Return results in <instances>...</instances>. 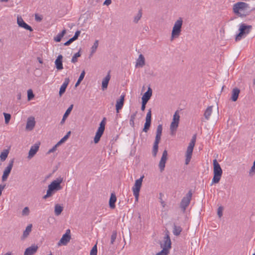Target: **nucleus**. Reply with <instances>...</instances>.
Returning <instances> with one entry per match:
<instances>
[{"label":"nucleus","mask_w":255,"mask_h":255,"mask_svg":"<svg viewBox=\"0 0 255 255\" xmlns=\"http://www.w3.org/2000/svg\"><path fill=\"white\" fill-rule=\"evenodd\" d=\"M248 4L244 2H238L233 6L235 13L240 16H244L248 14Z\"/></svg>","instance_id":"nucleus-1"},{"label":"nucleus","mask_w":255,"mask_h":255,"mask_svg":"<svg viewBox=\"0 0 255 255\" xmlns=\"http://www.w3.org/2000/svg\"><path fill=\"white\" fill-rule=\"evenodd\" d=\"M213 166L214 177L212 181L211 185L213 184L219 183L223 173L222 169L216 159H214L213 160Z\"/></svg>","instance_id":"nucleus-2"},{"label":"nucleus","mask_w":255,"mask_h":255,"mask_svg":"<svg viewBox=\"0 0 255 255\" xmlns=\"http://www.w3.org/2000/svg\"><path fill=\"white\" fill-rule=\"evenodd\" d=\"M196 140V135L194 134L192 136L191 140L190 142H189V144L187 147L186 151V154H185V164L188 165L191 159L192 152L193 150L194 147L195 145Z\"/></svg>","instance_id":"nucleus-3"},{"label":"nucleus","mask_w":255,"mask_h":255,"mask_svg":"<svg viewBox=\"0 0 255 255\" xmlns=\"http://www.w3.org/2000/svg\"><path fill=\"white\" fill-rule=\"evenodd\" d=\"M162 131V127L161 125L157 126L156 132L155 139L153 144L152 149V155L155 157L157 155L158 149V144L160 142Z\"/></svg>","instance_id":"nucleus-4"},{"label":"nucleus","mask_w":255,"mask_h":255,"mask_svg":"<svg viewBox=\"0 0 255 255\" xmlns=\"http://www.w3.org/2000/svg\"><path fill=\"white\" fill-rule=\"evenodd\" d=\"M182 25V18L179 17L176 21H175L173 25L171 32V37L172 38H177L180 36Z\"/></svg>","instance_id":"nucleus-5"},{"label":"nucleus","mask_w":255,"mask_h":255,"mask_svg":"<svg viewBox=\"0 0 255 255\" xmlns=\"http://www.w3.org/2000/svg\"><path fill=\"white\" fill-rule=\"evenodd\" d=\"M252 26L248 25L245 23H241L240 25V32L236 37V41H239L248 34L252 30Z\"/></svg>","instance_id":"nucleus-6"},{"label":"nucleus","mask_w":255,"mask_h":255,"mask_svg":"<svg viewBox=\"0 0 255 255\" xmlns=\"http://www.w3.org/2000/svg\"><path fill=\"white\" fill-rule=\"evenodd\" d=\"M192 196L191 191H189L186 196L184 197L180 203V208L184 211L189 205Z\"/></svg>","instance_id":"nucleus-7"},{"label":"nucleus","mask_w":255,"mask_h":255,"mask_svg":"<svg viewBox=\"0 0 255 255\" xmlns=\"http://www.w3.org/2000/svg\"><path fill=\"white\" fill-rule=\"evenodd\" d=\"M63 179L62 178L59 177L57 178L56 180L53 181L50 184L48 185V187H50L53 191L59 190L61 189L60 184L62 183Z\"/></svg>","instance_id":"nucleus-8"},{"label":"nucleus","mask_w":255,"mask_h":255,"mask_svg":"<svg viewBox=\"0 0 255 255\" xmlns=\"http://www.w3.org/2000/svg\"><path fill=\"white\" fill-rule=\"evenodd\" d=\"M70 230L69 229H67L65 234L62 236V238L60 240L58 245V246H60L61 245H66L67 243L70 241Z\"/></svg>","instance_id":"nucleus-9"},{"label":"nucleus","mask_w":255,"mask_h":255,"mask_svg":"<svg viewBox=\"0 0 255 255\" xmlns=\"http://www.w3.org/2000/svg\"><path fill=\"white\" fill-rule=\"evenodd\" d=\"M161 247L163 249H165L168 252L171 248V242L170 237L168 233H166L165 236L163 239V243L161 244Z\"/></svg>","instance_id":"nucleus-10"},{"label":"nucleus","mask_w":255,"mask_h":255,"mask_svg":"<svg viewBox=\"0 0 255 255\" xmlns=\"http://www.w3.org/2000/svg\"><path fill=\"white\" fill-rule=\"evenodd\" d=\"M151 111L150 109L147 113L146 114V118H145V123L144 125V128H143V131L146 132L148 129H149V128L150 127L151 125Z\"/></svg>","instance_id":"nucleus-11"},{"label":"nucleus","mask_w":255,"mask_h":255,"mask_svg":"<svg viewBox=\"0 0 255 255\" xmlns=\"http://www.w3.org/2000/svg\"><path fill=\"white\" fill-rule=\"evenodd\" d=\"M143 177L144 176H142L140 177L138 179L135 180V183L132 188L133 193H139Z\"/></svg>","instance_id":"nucleus-12"},{"label":"nucleus","mask_w":255,"mask_h":255,"mask_svg":"<svg viewBox=\"0 0 255 255\" xmlns=\"http://www.w3.org/2000/svg\"><path fill=\"white\" fill-rule=\"evenodd\" d=\"M167 151L166 150H164L163 152L161 158L159 163V168L161 172L164 170L165 163L167 159Z\"/></svg>","instance_id":"nucleus-13"},{"label":"nucleus","mask_w":255,"mask_h":255,"mask_svg":"<svg viewBox=\"0 0 255 255\" xmlns=\"http://www.w3.org/2000/svg\"><path fill=\"white\" fill-rule=\"evenodd\" d=\"M13 166V161H11L9 163L7 166L5 168L3 173L2 176V181H5L7 179V177L10 173V171L12 169Z\"/></svg>","instance_id":"nucleus-14"},{"label":"nucleus","mask_w":255,"mask_h":255,"mask_svg":"<svg viewBox=\"0 0 255 255\" xmlns=\"http://www.w3.org/2000/svg\"><path fill=\"white\" fill-rule=\"evenodd\" d=\"M17 23L19 27H22L26 30H28L30 31H33L32 28L26 23L21 17L18 16L17 18Z\"/></svg>","instance_id":"nucleus-15"},{"label":"nucleus","mask_w":255,"mask_h":255,"mask_svg":"<svg viewBox=\"0 0 255 255\" xmlns=\"http://www.w3.org/2000/svg\"><path fill=\"white\" fill-rule=\"evenodd\" d=\"M39 143H35L31 146L28 155V158L29 159H31L35 155L39 149Z\"/></svg>","instance_id":"nucleus-16"},{"label":"nucleus","mask_w":255,"mask_h":255,"mask_svg":"<svg viewBox=\"0 0 255 255\" xmlns=\"http://www.w3.org/2000/svg\"><path fill=\"white\" fill-rule=\"evenodd\" d=\"M38 248L37 245H32L26 249L24 255H33L37 251Z\"/></svg>","instance_id":"nucleus-17"},{"label":"nucleus","mask_w":255,"mask_h":255,"mask_svg":"<svg viewBox=\"0 0 255 255\" xmlns=\"http://www.w3.org/2000/svg\"><path fill=\"white\" fill-rule=\"evenodd\" d=\"M35 125V119L33 117H30L27 119L26 129L29 130H31Z\"/></svg>","instance_id":"nucleus-18"},{"label":"nucleus","mask_w":255,"mask_h":255,"mask_svg":"<svg viewBox=\"0 0 255 255\" xmlns=\"http://www.w3.org/2000/svg\"><path fill=\"white\" fill-rule=\"evenodd\" d=\"M125 95H122L120 98L117 100L116 104V109L117 113H119V111L121 110L124 104Z\"/></svg>","instance_id":"nucleus-19"},{"label":"nucleus","mask_w":255,"mask_h":255,"mask_svg":"<svg viewBox=\"0 0 255 255\" xmlns=\"http://www.w3.org/2000/svg\"><path fill=\"white\" fill-rule=\"evenodd\" d=\"M69 79L66 78L64 79V81L60 87L59 94L61 96L65 92L66 88L69 83Z\"/></svg>","instance_id":"nucleus-20"},{"label":"nucleus","mask_w":255,"mask_h":255,"mask_svg":"<svg viewBox=\"0 0 255 255\" xmlns=\"http://www.w3.org/2000/svg\"><path fill=\"white\" fill-rule=\"evenodd\" d=\"M111 79V75L110 74V72L108 73V75L103 79L102 83V89L103 91L107 89L108 85V83Z\"/></svg>","instance_id":"nucleus-21"},{"label":"nucleus","mask_w":255,"mask_h":255,"mask_svg":"<svg viewBox=\"0 0 255 255\" xmlns=\"http://www.w3.org/2000/svg\"><path fill=\"white\" fill-rule=\"evenodd\" d=\"M145 65V59L142 54H140L136 60L135 67H142Z\"/></svg>","instance_id":"nucleus-22"},{"label":"nucleus","mask_w":255,"mask_h":255,"mask_svg":"<svg viewBox=\"0 0 255 255\" xmlns=\"http://www.w3.org/2000/svg\"><path fill=\"white\" fill-rule=\"evenodd\" d=\"M62 58L63 56L61 55H59L58 56L57 59H56L55 61V64L56 67V68L58 70H62L63 67V64H62Z\"/></svg>","instance_id":"nucleus-23"},{"label":"nucleus","mask_w":255,"mask_h":255,"mask_svg":"<svg viewBox=\"0 0 255 255\" xmlns=\"http://www.w3.org/2000/svg\"><path fill=\"white\" fill-rule=\"evenodd\" d=\"M240 92V90L237 88H235L233 89L231 97V100L235 102L237 100Z\"/></svg>","instance_id":"nucleus-24"},{"label":"nucleus","mask_w":255,"mask_h":255,"mask_svg":"<svg viewBox=\"0 0 255 255\" xmlns=\"http://www.w3.org/2000/svg\"><path fill=\"white\" fill-rule=\"evenodd\" d=\"M117 198L115 194L112 193L109 200V206L111 208L114 209L115 208V202Z\"/></svg>","instance_id":"nucleus-25"},{"label":"nucleus","mask_w":255,"mask_h":255,"mask_svg":"<svg viewBox=\"0 0 255 255\" xmlns=\"http://www.w3.org/2000/svg\"><path fill=\"white\" fill-rule=\"evenodd\" d=\"M32 227V225L29 224L26 227V229L24 231L23 235L21 237L22 240H24V239H25L26 238H27L28 237V236L29 235L30 233L31 232Z\"/></svg>","instance_id":"nucleus-26"},{"label":"nucleus","mask_w":255,"mask_h":255,"mask_svg":"<svg viewBox=\"0 0 255 255\" xmlns=\"http://www.w3.org/2000/svg\"><path fill=\"white\" fill-rule=\"evenodd\" d=\"M152 95V90L150 88H148L147 91L144 94L142 97V100L148 102Z\"/></svg>","instance_id":"nucleus-27"},{"label":"nucleus","mask_w":255,"mask_h":255,"mask_svg":"<svg viewBox=\"0 0 255 255\" xmlns=\"http://www.w3.org/2000/svg\"><path fill=\"white\" fill-rule=\"evenodd\" d=\"M66 33V30L65 29H63L60 33H58L54 37V40L57 42H60Z\"/></svg>","instance_id":"nucleus-28"},{"label":"nucleus","mask_w":255,"mask_h":255,"mask_svg":"<svg viewBox=\"0 0 255 255\" xmlns=\"http://www.w3.org/2000/svg\"><path fill=\"white\" fill-rule=\"evenodd\" d=\"M213 106L208 107L204 112V117L207 120H209L212 113Z\"/></svg>","instance_id":"nucleus-29"},{"label":"nucleus","mask_w":255,"mask_h":255,"mask_svg":"<svg viewBox=\"0 0 255 255\" xmlns=\"http://www.w3.org/2000/svg\"><path fill=\"white\" fill-rule=\"evenodd\" d=\"M73 105H71L66 110V111L65 112V114H64L63 116V118L61 121V124H63L64 122H65V121L66 120V119L67 118V117L68 116V115L70 114V113H71L72 109H73Z\"/></svg>","instance_id":"nucleus-30"},{"label":"nucleus","mask_w":255,"mask_h":255,"mask_svg":"<svg viewBox=\"0 0 255 255\" xmlns=\"http://www.w3.org/2000/svg\"><path fill=\"white\" fill-rule=\"evenodd\" d=\"M63 210V207L60 206L59 204H56L54 207V213L56 216L60 215L62 211Z\"/></svg>","instance_id":"nucleus-31"},{"label":"nucleus","mask_w":255,"mask_h":255,"mask_svg":"<svg viewBox=\"0 0 255 255\" xmlns=\"http://www.w3.org/2000/svg\"><path fill=\"white\" fill-rule=\"evenodd\" d=\"M104 131H103L101 129H98V130L97 131V132L96 133V135L95 136L94 139L95 143H97L99 141L100 138H101V136L102 135Z\"/></svg>","instance_id":"nucleus-32"},{"label":"nucleus","mask_w":255,"mask_h":255,"mask_svg":"<svg viewBox=\"0 0 255 255\" xmlns=\"http://www.w3.org/2000/svg\"><path fill=\"white\" fill-rule=\"evenodd\" d=\"M182 230V229L180 226L174 225L173 227V233L175 236H177L180 234Z\"/></svg>","instance_id":"nucleus-33"},{"label":"nucleus","mask_w":255,"mask_h":255,"mask_svg":"<svg viewBox=\"0 0 255 255\" xmlns=\"http://www.w3.org/2000/svg\"><path fill=\"white\" fill-rule=\"evenodd\" d=\"M98 40H97L95 41L93 45L92 46L91 48V54L90 55V57L92 56L93 54L96 52L97 49L98 47Z\"/></svg>","instance_id":"nucleus-34"},{"label":"nucleus","mask_w":255,"mask_h":255,"mask_svg":"<svg viewBox=\"0 0 255 255\" xmlns=\"http://www.w3.org/2000/svg\"><path fill=\"white\" fill-rule=\"evenodd\" d=\"M136 114L137 112H135L131 114L130 116L129 125L132 128H134V120L135 119Z\"/></svg>","instance_id":"nucleus-35"},{"label":"nucleus","mask_w":255,"mask_h":255,"mask_svg":"<svg viewBox=\"0 0 255 255\" xmlns=\"http://www.w3.org/2000/svg\"><path fill=\"white\" fill-rule=\"evenodd\" d=\"M178 124L179 123L171 122L170 129L172 134H173L174 132L176 130V129L178 127Z\"/></svg>","instance_id":"nucleus-36"},{"label":"nucleus","mask_w":255,"mask_h":255,"mask_svg":"<svg viewBox=\"0 0 255 255\" xmlns=\"http://www.w3.org/2000/svg\"><path fill=\"white\" fill-rule=\"evenodd\" d=\"M142 16V11L141 10H139L136 15L134 16L133 18V22L135 23H137L138 21L140 19Z\"/></svg>","instance_id":"nucleus-37"},{"label":"nucleus","mask_w":255,"mask_h":255,"mask_svg":"<svg viewBox=\"0 0 255 255\" xmlns=\"http://www.w3.org/2000/svg\"><path fill=\"white\" fill-rule=\"evenodd\" d=\"M8 154V150H5L2 152L0 155V158L1 161H4L7 158Z\"/></svg>","instance_id":"nucleus-38"},{"label":"nucleus","mask_w":255,"mask_h":255,"mask_svg":"<svg viewBox=\"0 0 255 255\" xmlns=\"http://www.w3.org/2000/svg\"><path fill=\"white\" fill-rule=\"evenodd\" d=\"M180 119V116L177 111H176L174 115L172 122L179 123Z\"/></svg>","instance_id":"nucleus-39"},{"label":"nucleus","mask_w":255,"mask_h":255,"mask_svg":"<svg viewBox=\"0 0 255 255\" xmlns=\"http://www.w3.org/2000/svg\"><path fill=\"white\" fill-rule=\"evenodd\" d=\"M53 190L51 189L50 187H48V190L46 192V194L43 196L44 199H46L52 195L53 194Z\"/></svg>","instance_id":"nucleus-40"},{"label":"nucleus","mask_w":255,"mask_h":255,"mask_svg":"<svg viewBox=\"0 0 255 255\" xmlns=\"http://www.w3.org/2000/svg\"><path fill=\"white\" fill-rule=\"evenodd\" d=\"M3 114L4 117L5 123L6 124H7L9 122V121L10 120L11 115L9 114H7V113H3Z\"/></svg>","instance_id":"nucleus-41"},{"label":"nucleus","mask_w":255,"mask_h":255,"mask_svg":"<svg viewBox=\"0 0 255 255\" xmlns=\"http://www.w3.org/2000/svg\"><path fill=\"white\" fill-rule=\"evenodd\" d=\"M29 209L27 207H25L22 211L21 214L23 216H28L29 214Z\"/></svg>","instance_id":"nucleus-42"},{"label":"nucleus","mask_w":255,"mask_h":255,"mask_svg":"<svg viewBox=\"0 0 255 255\" xmlns=\"http://www.w3.org/2000/svg\"><path fill=\"white\" fill-rule=\"evenodd\" d=\"M80 56H81V55L80 54V52H77L72 57L71 62L74 63H76L77 61V58L80 57Z\"/></svg>","instance_id":"nucleus-43"},{"label":"nucleus","mask_w":255,"mask_h":255,"mask_svg":"<svg viewBox=\"0 0 255 255\" xmlns=\"http://www.w3.org/2000/svg\"><path fill=\"white\" fill-rule=\"evenodd\" d=\"M71 132L69 131L66 135H65L59 141H58V145H60L62 142H64L68 137Z\"/></svg>","instance_id":"nucleus-44"},{"label":"nucleus","mask_w":255,"mask_h":255,"mask_svg":"<svg viewBox=\"0 0 255 255\" xmlns=\"http://www.w3.org/2000/svg\"><path fill=\"white\" fill-rule=\"evenodd\" d=\"M117 238V233L116 232H113L111 237V244H113Z\"/></svg>","instance_id":"nucleus-45"},{"label":"nucleus","mask_w":255,"mask_h":255,"mask_svg":"<svg viewBox=\"0 0 255 255\" xmlns=\"http://www.w3.org/2000/svg\"><path fill=\"white\" fill-rule=\"evenodd\" d=\"M169 252L165 249H163L160 252L156 254L155 255H168Z\"/></svg>","instance_id":"nucleus-46"},{"label":"nucleus","mask_w":255,"mask_h":255,"mask_svg":"<svg viewBox=\"0 0 255 255\" xmlns=\"http://www.w3.org/2000/svg\"><path fill=\"white\" fill-rule=\"evenodd\" d=\"M97 246L95 245L90 252V255H97Z\"/></svg>","instance_id":"nucleus-47"},{"label":"nucleus","mask_w":255,"mask_h":255,"mask_svg":"<svg viewBox=\"0 0 255 255\" xmlns=\"http://www.w3.org/2000/svg\"><path fill=\"white\" fill-rule=\"evenodd\" d=\"M59 145H58V143H57L52 148H51L48 150L47 154H50L52 152H54V151H55L57 149V147Z\"/></svg>","instance_id":"nucleus-48"},{"label":"nucleus","mask_w":255,"mask_h":255,"mask_svg":"<svg viewBox=\"0 0 255 255\" xmlns=\"http://www.w3.org/2000/svg\"><path fill=\"white\" fill-rule=\"evenodd\" d=\"M223 208L222 206L218 208L217 214L218 216L221 218L223 216Z\"/></svg>","instance_id":"nucleus-49"},{"label":"nucleus","mask_w":255,"mask_h":255,"mask_svg":"<svg viewBox=\"0 0 255 255\" xmlns=\"http://www.w3.org/2000/svg\"><path fill=\"white\" fill-rule=\"evenodd\" d=\"M80 33H81V31L80 30L76 31V32L75 33L74 36L73 37H72V38L74 41L76 40V39H78Z\"/></svg>","instance_id":"nucleus-50"},{"label":"nucleus","mask_w":255,"mask_h":255,"mask_svg":"<svg viewBox=\"0 0 255 255\" xmlns=\"http://www.w3.org/2000/svg\"><path fill=\"white\" fill-rule=\"evenodd\" d=\"M28 94V100L31 99L33 97L34 95L31 90H29L27 92Z\"/></svg>","instance_id":"nucleus-51"},{"label":"nucleus","mask_w":255,"mask_h":255,"mask_svg":"<svg viewBox=\"0 0 255 255\" xmlns=\"http://www.w3.org/2000/svg\"><path fill=\"white\" fill-rule=\"evenodd\" d=\"M105 123H104V121H102L100 124V127L99 128H98V129H101L103 131H104V129H105Z\"/></svg>","instance_id":"nucleus-52"},{"label":"nucleus","mask_w":255,"mask_h":255,"mask_svg":"<svg viewBox=\"0 0 255 255\" xmlns=\"http://www.w3.org/2000/svg\"><path fill=\"white\" fill-rule=\"evenodd\" d=\"M147 101L142 100V105L141 108V110L142 111H144L145 110V105L147 103Z\"/></svg>","instance_id":"nucleus-53"},{"label":"nucleus","mask_w":255,"mask_h":255,"mask_svg":"<svg viewBox=\"0 0 255 255\" xmlns=\"http://www.w3.org/2000/svg\"><path fill=\"white\" fill-rule=\"evenodd\" d=\"M74 41V40L71 38L70 39H69L67 41H66L65 43H64V45L65 46H68Z\"/></svg>","instance_id":"nucleus-54"},{"label":"nucleus","mask_w":255,"mask_h":255,"mask_svg":"<svg viewBox=\"0 0 255 255\" xmlns=\"http://www.w3.org/2000/svg\"><path fill=\"white\" fill-rule=\"evenodd\" d=\"M85 75V72L84 70H83L82 73H81L78 79H80V80L82 81L84 79Z\"/></svg>","instance_id":"nucleus-55"},{"label":"nucleus","mask_w":255,"mask_h":255,"mask_svg":"<svg viewBox=\"0 0 255 255\" xmlns=\"http://www.w3.org/2000/svg\"><path fill=\"white\" fill-rule=\"evenodd\" d=\"M112 2L111 0H106L105 2H104V4L107 5H109Z\"/></svg>","instance_id":"nucleus-56"},{"label":"nucleus","mask_w":255,"mask_h":255,"mask_svg":"<svg viewBox=\"0 0 255 255\" xmlns=\"http://www.w3.org/2000/svg\"><path fill=\"white\" fill-rule=\"evenodd\" d=\"M35 18L37 21H40L42 20V18L37 14L35 15Z\"/></svg>","instance_id":"nucleus-57"},{"label":"nucleus","mask_w":255,"mask_h":255,"mask_svg":"<svg viewBox=\"0 0 255 255\" xmlns=\"http://www.w3.org/2000/svg\"><path fill=\"white\" fill-rule=\"evenodd\" d=\"M133 194L135 197V201H138V197H139V193H137V194L133 193Z\"/></svg>","instance_id":"nucleus-58"},{"label":"nucleus","mask_w":255,"mask_h":255,"mask_svg":"<svg viewBox=\"0 0 255 255\" xmlns=\"http://www.w3.org/2000/svg\"><path fill=\"white\" fill-rule=\"evenodd\" d=\"M4 186H2V185H0V196L1 194L2 191L4 189Z\"/></svg>","instance_id":"nucleus-59"},{"label":"nucleus","mask_w":255,"mask_h":255,"mask_svg":"<svg viewBox=\"0 0 255 255\" xmlns=\"http://www.w3.org/2000/svg\"><path fill=\"white\" fill-rule=\"evenodd\" d=\"M82 81L80 80V79H78V81H77L76 84H75V87H77L79 84L80 83H81Z\"/></svg>","instance_id":"nucleus-60"},{"label":"nucleus","mask_w":255,"mask_h":255,"mask_svg":"<svg viewBox=\"0 0 255 255\" xmlns=\"http://www.w3.org/2000/svg\"><path fill=\"white\" fill-rule=\"evenodd\" d=\"M12 255L11 253H10V252H8V253H5L4 255Z\"/></svg>","instance_id":"nucleus-61"},{"label":"nucleus","mask_w":255,"mask_h":255,"mask_svg":"<svg viewBox=\"0 0 255 255\" xmlns=\"http://www.w3.org/2000/svg\"><path fill=\"white\" fill-rule=\"evenodd\" d=\"M8 0H0L1 2H7Z\"/></svg>","instance_id":"nucleus-62"},{"label":"nucleus","mask_w":255,"mask_h":255,"mask_svg":"<svg viewBox=\"0 0 255 255\" xmlns=\"http://www.w3.org/2000/svg\"><path fill=\"white\" fill-rule=\"evenodd\" d=\"M39 63H42V60H40V59H39Z\"/></svg>","instance_id":"nucleus-63"},{"label":"nucleus","mask_w":255,"mask_h":255,"mask_svg":"<svg viewBox=\"0 0 255 255\" xmlns=\"http://www.w3.org/2000/svg\"><path fill=\"white\" fill-rule=\"evenodd\" d=\"M52 255V254L51 253H50L49 255Z\"/></svg>","instance_id":"nucleus-64"}]
</instances>
